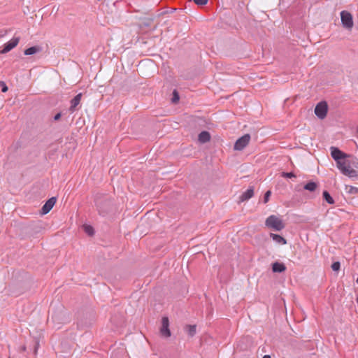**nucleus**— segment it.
I'll list each match as a JSON object with an SVG mask.
<instances>
[{
  "mask_svg": "<svg viewBox=\"0 0 358 358\" xmlns=\"http://www.w3.org/2000/svg\"><path fill=\"white\" fill-rule=\"evenodd\" d=\"M56 201L57 199L55 196H52L48 200H47L45 204L41 208V213L42 215H46L47 213H48L55 206Z\"/></svg>",
  "mask_w": 358,
  "mask_h": 358,
  "instance_id": "1a4fd4ad",
  "label": "nucleus"
},
{
  "mask_svg": "<svg viewBox=\"0 0 358 358\" xmlns=\"http://www.w3.org/2000/svg\"><path fill=\"white\" fill-rule=\"evenodd\" d=\"M198 140L201 143H205L210 140V134L207 131H202L198 136Z\"/></svg>",
  "mask_w": 358,
  "mask_h": 358,
  "instance_id": "dca6fc26",
  "label": "nucleus"
},
{
  "mask_svg": "<svg viewBox=\"0 0 358 358\" xmlns=\"http://www.w3.org/2000/svg\"><path fill=\"white\" fill-rule=\"evenodd\" d=\"M0 87H1V92H6L8 90V88L6 84L3 81L0 80Z\"/></svg>",
  "mask_w": 358,
  "mask_h": 358,
  "instance_id": "cd10ccee",
  "label": "nucleus"
},
{
  "mask_svg": "<svg viewBox=\"0 0 358 358\" xmlns=\"http://www.w3.org/2000/svg\"><path fill=\"white\" fill-rule=\"evenodd\" d=\"M270 237L277 243H279L281 245L287 244V240L284 237H282V236H280L279 234L271 233Z\"/></svg>",
  "mask_w": 358,
  "mask_h": 358,
  "instance_id": "a211bd4d",
  "label": "nucleus"
},
{
  "mask_svg": "<svg viewBox=\"0 0 358 358\" xmlns=\"http://www.w3.org/2000/svg\"><path fill=\"white\" fill-rule=\"evenodd\" d=\"M95 203L100 215L106 216L110 209V201L108 199H95Z\"/></svg>",
  "mask_w": 358,
  "mask_h": 358,
  "instance_id": "7ed1b4c3",
  "label": "nucleus"
},
{
  "mask_svg": "<svg viewBox=\"0 0 358 358\" xmlns=\"http://www.w3.org/2000/svg\"><path fill=\"white\" fill-rule=\"evenodd\" d=\"M322 198L329 204H334L335 203L334 199L331 196L329 192L328 191H327V190H324L323 191V192H322Z\"/></svg>",
  "mask_w": 358,
  "mask_h": 358,
  "instance_id": "aec40b11",
  "label": "nucleus"
},
{
  "mask_svg": "<svg viewBox=\"0 0 358 358\" xmlns=\"http://www.w3.org/2000/svg\"><path fill=\"white\" fill-rule=\"evenodd\" d=\"M318 187V183L313 180L308 181L304 185L303 189L310 192H315Z\"/></svg>",
  "mask_w": 358,
  "mask_h": 358,
  "instance_id": "f3484780",
  "label": "nucleus"
},
{
  "mask_svg": "<svg viewBox=\"0 0 358 358\" xmlns=\"http://www.w3.org/2000/svg\"><path fill=\"white\" fill-rule=\"evenodd\" d=\"M254 195V187H250L245 192H244L239 197V202L248 201Z\"/></svg>",
  "mask_w": 358,
  "mask_h": 358,
  "instance_id": "f8f14e48",
  "label": "nucleus"
},
{
  "mask_svg": "<svg viewBox=\"0 0 358 358\" xmlns=\"http://www.w3.org/2000/svg\"><path fill=\"white\" fill-rule=\"evenodd\" d=\"M250 140V135L246 134L243 136L240 137L236 140L234 143V149L235 150H243L249 143Z\"/></svg>",
  "mask_w": 358,
  "mask_h": 358,
  "instance_id": "423d86ee",
  "label": "nucleus"
},
{
  "mask_svg": "<svg viewBox=\"0 0 358 358\" xmlns=\"http://www.w3.org/2000/svg\"><path fill=\"white\" fill-rule=\"evenodd\" d=\"M327 112L328 105L327 103L324 101L319 102L315 108V114L318 118L321 120H323L326 117Z\"/></svg>",
  "mask_w": 358,
  "mask_h": 358,
  "instance_id": "20e7f679",
  "label": "nucleus"
},
{
  "mask_svg": "<svg viewBox=\"0 0 358 358\" xmlns=\"http://www.w3.org/2000/svg\"><path fill=\"white\" fill-rule=\"evenodd\" d=\"M345 166L349 169H358V159L348 155L345 160ZM358 171V170H357Z\"/></svg>",
  "mask_w": 358,
  "mask_h": 358,
  "instance_id": "9d476101",
  "label": "nucleus"
},
{
  "mask_svg": "<svg viewBox=\"0 0 358 358\" xmlns=\"http://www.w3.org/2000/svg\"><path fill=\"white\" fill-rule=\"evenodd\" d=\"M262 358H271L270 355H266Z\"/></svg>",
  "mask_w": 358,
  "mask_h": 358,
  "instance_id": "473e14b6",
  "label": "nucleus"
},
{
  "mask_svg": "<svg viewBox=\"0 0 358 358\" xmlns=\"http://www.w3.org/2000/svg\"><path fill=\"white\" fill-rule=\"evenodd\" d=\"M198 6H204L208 3V0H193Z\"/></svg>",
  "mask_w": 358,
  "mask_h": 358,
  "instance_id": "c85d7f7f",
  "label": "nucleus"
},
{
  "mask_svg": "<svg viewBox=\"0 0 358 358\" xmlns=\"http://www.w3.org/2000/svg\"><path fill=\"white\" fill-rule=\"evenodd\" d=\"M42 47L39 45H34L24 50V55H33L42 51Z\"/></svg>",
  "mask_w": 358,
  "mask_h": 358,
  "instance_id": "4468645a",
  "label": "nucleus"
},
{
  "mask_svg": "<svg viewBox=\"0 0 358 358\" xmlns=\"http://www.w3.org/2000/svg\"><path fill=\"white\" fill-rule=\"evenodd\" d=\"M61 117H62V113H60V112L57 113V114H55L54 115L53 120H54V121H58L60 120Z\"/></svg>",
  "mask_w": 358,
  "mask_h": 358,
  "instance_id": "7c9ffc66",
  "label": "nucleus"
},
{
  "mask_svg": "<svg viewBox=\"0 0 358 358\" xmlns=\"http://www.w3.org/2000/svg\"><path fill=\"white\" fill-rule=\"evenodd\" d=\"M265 225L277 231H280L285 227L282 220L275 215H271L266 219Z\"/></svg>",
  "mask_w": 358,
  "mask_h": 358,
  "instance_id": "f03ea898",
  "label": "nucleus"
},
{
  "mask_svg": "<svg viewBox=\"0 0 358 358\" xmlns=\"http://www.w3.org/2000/svg\"><path fill=\"white\" fill-rule=\"evenodd\" d=\"M160 333L163 336L166 338H169L171 335V331L169 329V320L167 317H163L162 319Z\"/></svg>",
  "mask_w": 358,
  "mask_h": 358,
  "instance_id": "6e6552de",
  "label": "nucleus"
},
{
  "mask_svg": "<svg viewBox=\"0 0 358 358\" xmlns=\"http://www.w3.org/2000/svg\"><path fill=\"white\" fill-rule=\"evenodd\" d=\"M281 176L282 177L286 178H292L296 177L294 173L293 172H282Z\"/></svg>",
  "mask_w": 358,
  "mask_h": 358,
  "instance_id": "b1692460",
  "label": "nucleus"
},
{
  "mask_svg": "<svg viewBox=\"0 0 358 358\" xmlns=\"http://www.w3.org/2000/svg\"><path fill=\"white\" fill-rule=\"evenodd\" d=\"M20 41L19 37H13L10 41L3 45V49L0 50V54H6L15 48Z\"/></svg>",
  "mask_w": 358,
  "mask_h": 358,
  "instance_id": "0eeeda50",
  "label": "nucleus"
},
{
  "mask_svg": "<svg viewBox=\"0 0 358 358\" xmlns=\"http://www.w3.org/2000/svg\"><path fill=\"white\" fill-rule=\"evenodd\" d=\"M52 319L54 322H57L59 323L64 322V321L60 318L59 315L55 313L52 314Z\"/></svg>",
  "mask_w": 358,
  "mask_h": 358,
  "instance_id": "a878e982",
  "label": "nucleus"
},
{
  "mask_svg": "<svg viewBox=\"0 0 358 358\" xmlns=\"http://www.w3.org/2000/svg\"><path fill=\"white\" fill-rule=\"evenodd\" d=\"M334 271H338L341 268V263L339 262H334L331 266Z\"/></svg>",
  "mask_w": 358,
  "mask_h": 358,
  "instance_id": "393cba45",
  "label": "nucleus"
},
{
  "mask_svg": "<svg viewBox=\"0 0 358 358\" xmlns=\"http://www.w3.org/2000/svg\"><path fill=\"white\" fill-rule=\"evenodd\" d=\"M331 157L336 161L337 167L341 172L350 178L358 177V171L355 169H349L345 166V160H346L348 155L342 152L336 147H331Z\"/></svg>",
  "mask_w": 358,
  "mask_h": 358,
  "instance_id": "f257e3e1",
  "label": "nucleus"
},
{
  "mask_svg": "<svg viewBox=\"0 0 358 358\" xmlns=\"http://www.w3.org/2000/svg\"><path fill=\"white\" fill-rule=\"evenodd\" d=\"M82 93L78 94L76 96L73 97V99L71 101V106L69 108L70 113H73L76 110H78L77 106L80 104V100L82 98Z\"/></svg>",
  "mask_w": 358,
  "mask_h": 358,
  "instance_id": "9b49d317",
  "label": "nucleus"
},
{
  "mask_svg": "<svg viewBox=\"0 0 358 358\" xmlns=\"http://www.w3.org/2000/svg\"><path fill=\"white\" fill-rule=\"evenodd\" d=\"M180 96L179 93L176 90H174L172 92L171 102L173 103H177L179 101Z\"/></svg>",
  "mask_w": 358,
  "mask_h": 358,
  "instance_id": "5701e85b",
  "label": "nucleus"
},
{
  "mask_svg": "<svg viewBox=\"0 0 358 358\" xmlns=\"http://www.w3.org/2000/svg\"><path fill=\"white\" fill-rule=\"evenodd\" d=\"M271 195V192L270 190H268L265 192L264 195V203H267L270 199V196Z\"/></svg>",
  "mask_w": 358,
  "mask_h": 358,
  "instance_id": "bb28decb",
  "label": "nucleus"
},
{
  "mask_svg": "<svg viewBox=\"0 0 358 358\" xmlns=\"http://www.w3.org/2000/svg\"><path fill=\"white\" fill-rule=\"evenodd\" d=\"M356 301H357V303H358V296H357V299H356Z\"/></svg>",
  "mask_w": 358,
  "mask_h": 358,
  "instance_id": "72a5a7b5",
  "label": "nucleus"
},
{
  "mask_svg": "<svg viewBox=\"0 0 358 358\" xmlns=\"http://www.w3.org/2000/svg\"><path fill=\"white\" fill-rule=\"evenodd\" d=\"M356 281H357V282L358 283V277H357V280H356Z\"/></svg>",
  "mask_w": 358,
  "mask_h": 358,
  "instance_id": "f704fd0d",
  "label": "nucleus"
},
{
  "mask_svg": "<svg viewBox=\"0 0 358 358\" xmlns=\"http://www.w3.org/2000/svg\"><path fill=\"white\" fill-rule=\"evenodd\" d=\"M348 192L350 194H358V187L350 186Z\"/></svg>",
  "mask_w": 358,
  "mask_h": 358,
  "instance_id": "c756f323",
  "label": "nucleus"
},
{
  "mask_svg": "<svg viewBox=\"0 0 358 358\" xmlns=\"http://www.w3.org/2000/svg\"><path fill=\"white\" fill-rule=\"evenodd\" d=\"M341 18L343 26L348 29H350L353 27V18L352 14L346 10H343L341 12Z\"/></svg>",
  "mask_w": 358,
  "mask_h": 358,
  "instance_id": "39448f33",
  "label": "nucleus"
},
{
  "mask_svg": "<svg viewBox=\"0 0 358 358\" xmlns=\"http://www.w3.org/2000/svg\"><path fill=\"white\" fill-rule=\"evenodd\" d=\"M26 350H27V346H26V345H23V346L22 347V351H25Z\"/></svg>",
  "mask_w": 358,
  "mask_h": 358,
  "instance_id": "2f4dec72",
  "label": "nucleus"
},
{
  "mask_svg": "<svg viewBox=\"0 0 358 358\" xmlns=\"http://www.w3.org/2000/svg\"><path fill=\"white\" fill-rule=\"evenodd\" d=\"M39 347V340L37 338H34L32 340V346L31 348V345L29 346V348L30 350H33L34 354L36 355L37 351Z\"/></svg>",
  "mask_w": 358,
  "mask_h": 358,
  "instance_id": "412c9836",
  "label": "nucleus"
},
{
  "mask_svg": "<svg viewBox=\"0 0 358 358\" xmlns=\"http://www.w3.org/2000/svg\"><path fill=\"white\" fill-rule=\"evenodd\" d=\"M184 329L190 337H193L196 332V325L187 324Z\"/></svg>",
  "mask_w": 358,
  "mask_h": 358,
  "instance_id": "6ab92c4d",
  "label": "nucleus"
},
{
  "mask_svg": "<svg viewBox=\"0 0 358 358\" xmlns=\"http://www.w3.org/2000/svg\"><path fill=\"white\" fill-rule=\"evenodd\" d=\"M83 230L85 232L88 234L89 236H92L94 234V228L88 224H83Z\"/></svg>",
  "mask_w": 358,
  "mask_h": 358,
  "instance_id": "4be33fe9",
  "label": "nucleus"
},
{
  "mask_svg": "<svg viewBox=\"0 0 358 358\" xmlns=\"http://www.w3.org/2000/svg\"><path fill=\"white\" fill-rule=\"evenodd\" d=\"M272 271L273 273H282L286 270V266L284 263L275 262L271 265Z\"/></svg>",
  "mask_w": 358,
  "mask_h": 358,
  "instance_id": "ddd939ff",
  "label": "nucleus"
},
{
  "mask_svg": "<svg viewBox=\"0 0 358 358\" xmlns=\"http://www.w3.org/2000/svg\"><path fill=\"white\" fill-rule=\"evenodd\" d=\"M153 21H154V17H144V18L141 19V22H140L138 26L141 29L148 28L152 25Z\"/></svg>",
  "mask_w": 358,
  "mask_h": 358,
  "instance_id": "2eb2a0df",
  "label": "nucleus"
}]
</instances>
